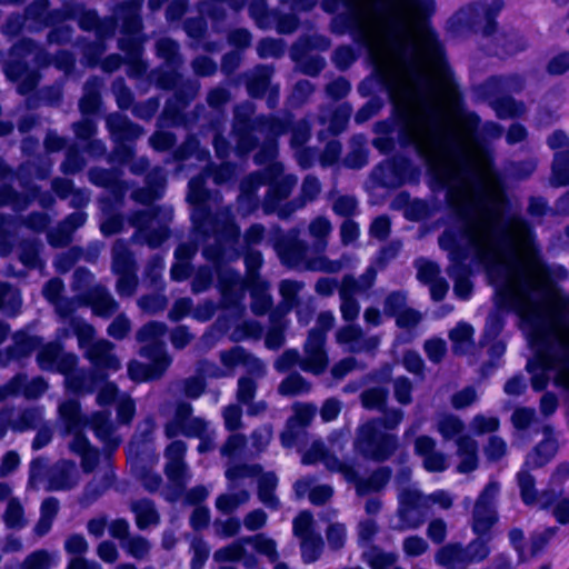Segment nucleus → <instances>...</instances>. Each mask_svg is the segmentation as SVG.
I'll use <instances>...</instances> for the list:
<instances>
[{"label":"nucleus","mask_w":569,"mask_h":569,"mask_svg":"<svg viewBox=\"0 0 569 569\" xmlns=\"http://www.w3.org/2000/svg\"><path fill=\"white\" fill-rule=\"evenodd\" d=\"M336 341L351 352L371 351L380 343L378 336L366 338L362 336L361 329L353 325L339 329L336 333Z\"/></svg>","instance_id":"24"},{"label":"nucleus","mask_w":569,"mask_h":569,"mask_svg":"<svg viewBox=\"0 0 569 569\" xmlns=\"http://www.w3.org/2000/svg\"><path fill=\"white\" fill-rule=\"evenodd\" d=\"M550 183L555 187L569 184V156L560 151L555 153Z\"/></svg>","instance_id":"45"},{"label":"nucleus","mask_w":569,"mask_h":569,"mask_svg":"<svg viewBox=\"0 0 569 569\" xmlns=\"http://www.w3.org/2000/svg\"><path fill=\"white\" fill-rule=\"evenodd\" d=\"M260 475V467L259 466H234V467H228L226 471V476L229 479V481L237 486L238 481L247 478V477H257Z\"/></svg>","instance_id":"60"},{"label":"nucleus","mask_w":569,"mask_h":569,"mask_svg":"<svg viewBox=\"0 0 569 569\" xmlns=\"http://www.w3.org/2000/svg\"><path fill=\"white\" fill-rule=\"evenodd\" d=\"M196 253V247L192 243L180 244L176 252V262L171 268V277L173 280L181 281L189 276V261Z\"/></svg>","instance_id":"39"},{"label":"nucleus","mask_w":569,"mask_h":569,"mask_svg":"<svg viewBox=\"0 0 569 569\" xmlns=\"http://www.w3.org/2000/svg\"><path fill=\"white\" fill-rule=\"evenodd\" d=\"M191 406L180 403L174 419L166 426V436L173 438L178 435L200 438L198 450L206 452L212 449V440L207 435L208 423L200 418H190Z\"/></svg>","instance_id":"17"},{"label":"nucleus","mask_w":569,"mask_h":569,"mask_svg":"<svg viewBox=\"0 0 569 569\" xmlns=\"http://www.w3.org/2000/svg\"><path fill=\"white\" fill-rule=\"evenodd\" d=\"M518 483L522 500L526 505L539 506L541 508H546L550 505V499L547 498V493L537 495L533 488L535 480L526 470H521L518 473Z\"/></svg>","instance_id":"35"},{"label":"nucleus","mask_w":569,"mask_h":569,"mask_svg":"<svg viewBox=\"0 0 569 569\" xmlns=\"http://www.w3.org/2000/svg\"><path fill=\"white\" fill-rule=\"evenodd\" d=\"M37 362L42 370L57 371L66 376V387L74 393L92 392L98 380L92 375L72 372L77 358L72 353H66L54 342L41 347L37 356Z\"/></svg>","instance_id":"10"},{"label":"nucleus","mask_w":569,"mask_h":569,"mask_svg":"<svg viewBox=\"0 0 569 569\" xmlns=\"http://www.w3.org/2000/svg\"><path fill=\"white\" fill-rule=\"evenodd\" d=\"M52 188L60 198L72 196L71 203L74 207H80L88 201L87 193L83 191H74L68 179H56L52 183Z\"/></svg>","instance_id":"50"},{"label":"nucleus","mask_w":569,"mask_h":569,"mask_svg":"<svg viewBox=\"0 0 569 569\" xmlns=\"http://www.w3.org/2000/svg\"><path fill=\"white\" fill-rule=\"evenodd\" d=\"M153 362V368L142 365L138 361H131L128 366V372L133 380H147L159 376L162 371L159 370V366Z\"/></svg>","instance_id":"59"},{"label":"nucleus","mask_w":569,"mask_h":569,"mask_svg":"<svg viewBox=\"0 0 569 569\" xmlns=\"http://www.w3.org/2000/svg\"><path fill=\"white\" fill-rule=\"evenodd\" d=\"M302 462L306 465L322 462L328 470L338 472L342 475L346 481L355 483L358 495H367L380 490L390 477V472L387 469H379L368 480H359L358 471L353 463L340 461L330 455L320 441L312 443L310 449L303 455Z\"/></svg>","instance_id":"9"},{"label":"nucleus","mask_w":569,"mask_h":569,"mask_svg":"<svg viewBox=\"0 0 569 569\" xmlns=\"http://www.w3.org/2000/svg\"><path fill=\"white\" fill-rule=\"evenodd\" d=\"M301 284L297 281L283 280L280 283V293L282 296V305L280 311L283 313L289 312L295 305V297L300 291Z\"/></svg>","instance_id":"56"},{"label":"nucleus","mask_w":569,"mask_h":569,"mask_svg":"<svg viewBox=\"0 0 569 569\" xmlns=\"http://www.w3.org/2000/svg\"><path fill=\"white\" fill-rule=\"evenodd\" d=\"M139 2L138 0H132L129 9L128 21L124 24L127 32L132 37L130 46H127L124 40H121V49L128 51V58L131 61L132 68L131 73L133 76H139L144 71L146 67L142 63L141 56V43L140 38L138 37V32L140 30L141 23L138 17Z\"/></svg>","instance_id":"21"},{"label":"nucleus","mask_w":569,"mask_h":569,"mask_svg":"<svg viewBox=\"0 0 569 569\" xmlns=\"http://www.w3.org/2000/svg\"><path fill=\"white\" fill-rule=\"evenodd\" d=\"M436 561L441 566L448 567L456 563H466L463 547L459 543H450L442 547L436 555Z\"/></svg>","instance_id":"51"},{"label":"nucleus","mask_w":569,"mask_h":569,"mask_svg":"<svg viewBox=\"0 0 569 569\" xmlns=\"http://www.w3.org/2000/svg\"><path fill=\"white\" fill-rule=\"evenodd\" d=\"M107 126L119 140L133 139L141 134V129L132 124L126 117L114 113L107 118Z\"/></svg>","instance_id":"38"},{"label":"nucleus","mask_w":569,"mask_h":569,"mask_svg":"<svg viewBox=\"0 0 569 569\" xmlns=\"http://www.w3.org/2000/svg\"><path fill=\"white\" fill-rule=\"evenodd\" d=\"M293 532L300 539L308 535H313V517L308 511L300 512L293 520Z\"/></svg>","instance_id":"61"},{"label":"nucleus","mask_w":569,"mask_h":569,"mask_svg":"<svg viewBox=\"0 0 569 569\" xmlns=\"http://www.w3.org/2000/svg\"><path fill=\"white\" fill-rule=\"evenodd\" d=\"M376 270L373 267H369L363 276L359 280H355L351 277H345L339 290L341 305L340 310L342 318L346 321L355 320L359 315V305L355 297L362 295L370 289L376 279Z\"/></svg>","instance_id":"18"},{"label":"nucleus","mask_w":569,"mask_h":569,"mask_svg":"<svg viewBox=\"0 0 569 569\" xmlns=\"http://www.w3.org/2000/svg\"><path fill=\"white\" fill-rule=\"evenodd\" d=\"M335 317L331 312H321L318 316L316 327L309 332L306 341V359L302 362V370L313 375H320L328 365V357L325 351L326 332L331 329Z\"/></svg>","instance_id":"15"},{"label":"nucleus","mask_w":569,"mask_h":569,"mask_svg":"<svg viewBox=\"0 0 569 569\" xmlns=\"http://www.w3.org/2000/svg\"><path fill=\"white\" fill-rule=\"evenodd\" d=\"M11 413V427L14 430H26L29 428H34L38 422L41 421L43 417L42 409L32 408L24 410L22 412H10Z\"/></svg>","instance_id":"43"},{"label":"nucleus","mask_w":569,"mask_h":569,"mask_svg":"<svg viewBox=\"0 0 569 569\" xmlns=\"http://www.w3.org/2000/svg\"><path fill=\"white\" fill-rule=\"evenodd\" d=\"M295 490L299 497L308 495L309 500L313 505L325 503L331 498L333 493L332 487L328 485L312 487V480L309 478L298 480L295 485Z\"/></svg>","instance_id":"33"},{"label":"nucleus","mask_w":569,"mask_h":569,"mask_svg":"<svg viewBox=\"0 0 569 569\" xmlns=\"http://www.w3.org/2000/svg\"><path fill=\"white\" fill-rule=\"evenodd\" d=\"M499 486L490 482L486 486L479 496L472 515V530L479 537L463 548L465 562H480L490 553L488 541L482 537L486 536L497 521L495 509L496 498L499 493Z\"/></svg>","instance_id":"8"},{"label":"nucleus","mask_w":569,"mask_h":569,"mask_svg":"<svg viewBox=\"0 0 569 569\" xmlns=\"http://www.w3.org/2000/svg\"><path fill=\"white\" fill-rule=\"evenodd\" d=\"M557 451V439L549 429L545 431V439L537 446L527 460L526 466H542L545 465Z\"/></svg>","instance_id":"36"},{"label":"nucleus","mask_w":569,"mask_h":569,"mask_svg":"<svg viewBox=\"0 0 569 569\" xmlns=\"http://www.w3.org/2000/svg\"><path fill=\"white\" fill-rule=\"evenodd\" d=\"M99 83L94 80L92 83H87L84 87V93L80 100V110L83 114L93 113L99 106L98 94Z\"/></svg>","instance_id":"54"},{"label":"nucleus","mask_w":569,"mask_h":569,"mask_svg":"<svg viewBox=\"0 0 569 569\" xmlns=\"http://www.w3.org/2000/svg\"><path fill=\"white\" fill-rule=\"evenodd\" d=\"M363 559L371 569H387L397 561V555L370 547L363 551Z\"/></svg>","instance_id":"46"},{"label":"nucleus","mask_w":569,"mask_h":569,"mask_svg":"<svg viewBox=\"0 0 569 569\" xmlns=\"http://www.w3.org/2000/svg\"><path fill=\"white\" fill-rule=\"evenodd\" d=\"M277 486V477L272 472L263 473L259 477V498L262 503L274 508L277 498L273 496V489Z\"/></svg>","instance_id":"49"},{"label":"nucleus","mask_w":569,"mask_h":569,"mask_svg":"<svg viewBox=\"0 0 569 569\" xmlns=\"http://www.w3.org/2000/svg\"><path fill=\"white\" fill-rule=\"evenodd\" d=\"M47 390V383L41 378H33L27 380L23 376H17L6 388H0V398L6 397L9 393H22L27 398H37Z\"/></svg>","instance_id":"30"},{"label":"nucleus","mask_w":569,"mask_h":569,"mask_svg":"<svg viewBox=\"0 0 569 569\" xmlns=\"http://www.w3.org/2000/svg\"><path fill=\"white\" fill-rule=\"evenodd\" d=\"M425 352L432 362H440L447 351V345L443 339L431 338L425 342Z\"/></svg>","instance_id":"64"},{"label":"nucleus","mask_w":569,"mask_h":569,"mask_svg":"<svg viewBox=\"0 0 569 569\" xmlns=\"http://www.w3.org/2000/svg\"><path fill=\"white\" fill-rule=\"evenodd\" d=\"M415 451L423 458V467L431 472H439L447 468V457L436 450V441L428 436H420L415 441Z\"/></svg>","instance_id":"27"},{"label":"nucleus","mask_w":569,"mask_h":569,"mask_svg":"<svg viewBox=\"0 0 569 569\" xmlns=\"http://www.w3.org/2000/svg\"><path fill=\"white\" fill-rule=\"evenodd\" d=\"M445 251L448 253V257H449V259L451 261V267L449 269V273L455 279V286H453L455 295L458 298L466 300L471 295L472 286H471L470 280L468 279V277L465 276V274H460L458 272V269L460 267H462L468 260H470L471 262H476V263L480 264L486 271H487V269L483 266V263H481L472 254H469V253H467L466 256L461 254V257H459V258L457 257V259H452L450 253H449V251L448 250H445Z\"/></svg>","instance_id":"28"},{"label":"nucleus","mask_w":569,"mask_h":569,"mask_svg":"<svg viewBox=\"0 0 569 569\" xmlns=\"http://www.w3.org/2000/svg\"><path fill=\"white\" fill-rule=\"evenodd\" d=\"M436 429L445 440L456 439L460 473L472 471L477 467V443L468 436H462L463 422L455 415L443 413L436 420Z\"/></svg>","instance_id":"13"},{"label":"nucleus","mask_w":569,"mask_h":569,"mask_svg":"<svg viewBox=\"0 0 569 569\" xmlns=\"http://www.w3.org/2000/svg\"><path fill=\"white\" fill-rule=\"evenodd\" d=\"M60 420L67 435L72 437L69 442L71 452L81 458V466L86 472L93 470L98 462L99 453L93 449L88 439L82 435V430L90 426L96 436L109 448H116L120 443V438L116 433V428L110 421V412H97L91 420L82 416L80 405L76 400H68L59 406Z\"/></svg>","instance_id":"5"},{"label":"nucleus","mask_w":569,"mask_h":569,"mask_svg":"<svg viewBox=\"0 0 569 569\" xmlns=\"http://www.w3.org/2000/svg\"><path fill=\"white\" fill-rule=\"evenodd\" d=\"M20 306V293L12 287L0 284V310L9 316H14Z\"/></svg>","instance_id":"47"},{"label":"nucleus","mask_w":569,"mask_h":569,"mask_svg":"<svg viewBox=\"0 0 569 569\" xmlns=\"http://www.w3.org/2000/svg\"><path fill=\"white\" fill-rule=\"evenodd\" d=\"M70 327L78 337L80 348L86 350V356L97 369L117 371L120 368L119 360L111 352L112 345L106 340L93 341L94 330L90 325L72 318Z\"/></svg>","instance_id":"14"},{"label":"nucleus","mask_w":569,"mask_h":569,"mask_svg":"<svg viewBox=\"0 0 569 569\" xmlns=\"http://www.w3.org/2000/svg\"><path fill=\"white\" fill-rule=\"evenodd\" d=\"M88 302L91 305L93 312L101 317H108L117 309L116 301L103 288L94 289Z\"/></svg>","instance_id":"42"},{"label":"nucleus","mask_w":569,"mask_h":569,"mask_svg":"<svg viewBox=\"0 0 569 569\" xmlns=\"http://www.w3.org/2000/svg\"><path fill=\"white\" fill-rule=\"evenodd\" d=\"M492 14L490 9L485 4H471L460 9L450 20L453 28H472L476 29L485 24V33L490 31L487 29L491 23Z\"/></svg>","instance_id":"25"},{"label":"nucleus","mask_w":569,"mask_h":569,"mask_svg":"<svg viewBox=\"0 0 569 569\" xmlns=\"http://www.w3.org/2000/svg\"><path fill=\"white\" fill-rule=\"evenodd\" d=\"M13 340L14 348L12 351L8 353L0 352V366H6L9 359L12 357H21L29 355L34 349H37L41 343L40 338L29 336L23 331L17 332L13 337Z\"/></svg>","instance_id":"34"},{"label":"nucleus","mask_w":569,"mask_h":569,"mask_svg":"<svg viewBox=\"0 0 569 569\" xmlns=\"http://www.w3.org/2000/svg\"><path fill=\"white\" fill-rule=\"evenodd\" d=\"M136 513L137 525L139 528L144 529L150 525L157 523L158 515L153 505L148 500L137 501L132 506Z\"/></svg>","instance_id":"48"},{"label":"nucleus","mask_w":569,"mask_h":569,"mask_svg":"<svg viewBox=\"0 0 569 569\" xmlns=\"http://www.w3.org/2000/svg\"><path fill=\"white\" fill-rule=\"evenodd\" d=\"M86 222V214L82 212H74L70 214L66 221L56 230L48 234L50 244L54 247H62L69 243L72 231Z\"/></svg>","instance_id":"32"},{"label":"nucleus","mask_w":569,"mask_h":569,"mask_svg":"<svg viewBox=\"0 0 569 569\" xmlns=\"http://www.w3.org/2000/svg\"><path fill=\"white\" fill-rule=\"evenodd\" d=\"M401 410L392 409L385 413L382 421H370L362 425L357 435L355 447L367 458L375 460L387 459L397 448V438L388 433L401 422Z\"/></svg>","instance_id":"7"},{"label":"nucleus","mask_w":569,"mask_h":569,"mask_svg":"<svg viewBox=\"0 0 569 569\" xmlns=\"http://www.w3.org/2000/svg\"><path fill=\"white\" fill-rule=\"evenodd\" d=\"M310 390V385L300 375H290L279 386V392L283 396H296Z\"/></svg>","instance_id":"53"},{"label":"nucleus","mask_w":569,"mask_h":569,"mask_svg":"<svg viewBox=\"0 0 569 569\" xmlns=\"http://www.w3.org/2000/svg\"><path fill=\"white\" fill-rule=\"evenodd\" d=\"M248 500L249 493L246 490H241L232 495H221L218 497L216 506L220 511L229 513Z\"/></svg>","instance_id":"55"},{"label":"nucleus","mask_w":569,"mask_h":569,"mask_svg":"<svg viewBox=\"0 0 569 569\" xmlns=\"http://www.w3.org/2000/svg\"><path fill=\"white\" fill-rule=\"evenodd\" d=\"M60 562L58 551L38 549L29 553L21 565V569H52Z\"/></svg>","instance_id":"37"},{"label":"nucleus","mask_w":569,"mask_h":569,"mask_svg":"<svg viewBox=\"0 0 569 569\" xmlns=\"http://www.w3.org/2000/svg\"><path fill=\"white\" fill-rule=\"evenodd\" d=\"M246 545L252 546L258 553L271 562H276L279 558L276 541L266 535H256L234 541L230 546L217 550L213 558L218 562L239 560L246 568H252L257 566L258 559L253 553L247 551Z\"/></svg>","instance_id":"12"},{"label":"nucleus","mask_w":569,"mask_h":569,"mask_svg":"<svg viewBox=\"0 0 569 569\" xmlns=\"http://www.w3.org/2000/svg\"><path fill=\"white\" fill-rule=\"evenodd\" d=\"M117 422L119 425H128L136 412L133 400L127 395H120L117 398Z\"/></svg>","instance_id":"57"},{"label":"nucleus","mask_w":569,"mask_h":569,"mask_svg":"<svg viewBox=\"0 0 569 569\" xmlns=\"http://www.w3.org/2000/svg\"><path fill=\"white\" fill-rule=\"evenodd\" d=\"M207 198L208 193L203 188V178L191 179L188 193V200L194 206L191 218L197 234L202 237L206 242L203 257L212 263L223 306L226 308H234L236 313L240 316L243 308H239V305L243 300L248 287L252 298V311L256 315H263L271 306V297L267 292L266 282L260 280L254 272L261 264V254L259 252L247 254V283L223 264L224 260L239 256L237 248L239 228L231 220L229 209L220 212L216 218L209 216L207 212Z\"/></svg>","instance_id":"3"},{"label":"nucleus","mask_w":569,"mask_h":569,"mask_svg":"<svg viewBox=\"0 0 569 569\" xmlns=\"http://www.w3.org/2000/svg\"><path fill=\"white\" fill-rule=\"evenodd\" d=\"M330 231L331 224L329 220L318 217L309 226V233L316 240L313 250L297 241L298 232H293L277 242V253L282 263L291 268L337 272L342 268V263L340 261H331L320 254L326 248V238Z\"/></svg>","instance_id":"6"},{"label":"nucleus","mask_w":569,"mask_h":569,"mask_svg":"<svg viewBox=\"0 0 569 569\" xmlns=\"http://www.w3.org/2000/svg\"><path fill=\"white\" fill-rule=\"evenodd\" d=\"M333 28L351 31L367 48L379 81L405 113L403 140L412 146L476 132L478 119L461 116L441 46L428 24L433 0H323Z\"/></svg>","instance_id":"2"},{"label":"nucleus","mask_w":569,"mask_h":569,"mask_svg":"<svg viewBox=\"0 0 569 569\" xmlns=\"http://www.w3.org/2000/svg\"><path fill=\"white\" fill-rule=\"evenodd\" d=\"M326 535L329 547L337 550L345 546L347 528L343 523L333 522L328 526Z\"/></svg>","instance_id":"58"},{"label":"nucleus","mask_w":569,"mask_h":569,"mask_svg":"<svg viewBox=\"0 0 569 569\" xmlns=\"http://www.w3.org/2000/svg\"><path fill=\"white\" fill-rule=\"evenodd\" d=\"M3 521L10 529L20 530L27 526L24 510L18 499H10L3 513Z\"/></svg>","instance_id":"44"},{"label":"nucleus","mask_w":569,"mask_h":569,"mask_svg":"<svg viewBox=\"0 0 569 569\" xmlns=\"http://www.w3.org/2000/svg\"><path fill=\"white\" fill-rule=\"evenodd\" d=\"M79 482V472L73 462L60 461L50 470L46 490H69Z\"/></svg>","instance_id":"26"},{"label":"nucleus","mask_w":569,"mask_h":569,"mask_svg":"<svg viewBox=\"0 0 569 569\" xmlns=\"http://www.w3.org/2000/svg\"><path fill=\"white\" fill-rule=\"evenodd\" d=\"M252 112L253 108L250 103L240 106L236 110L233 128V138L237 141L236 152L238 154L247 153L253 147V136L260 133L264 134L268 141L256 156V162L272 161L277 153L273 138L284 131V126L273 119H254L251 121ZM282 171V166L279 162H271L263 178L260 174H253L241 183L238 204L242 216H247L258 208L254 191L263 183L269 184L268 194L263 202V209L267 213L278 210V216L286 218L296 209L292 208L290 211L284 208L278 209L279 202L290 194L291 189L297 183L293 176H283Z\"/></svg>","instance_id":"4"},{"label":"nucleus","mask_w":569,"mask_h":569,"mask_svg":"<svg viewBox=\"0 0 569 569\" xmlns=\"http://www.w3.org/2000/svg\"><path fill=\"white\" fill-rule=\"evenodd\" d=\"M293 416L288 420L286 429L281 433V442L284 447L297 443L302 430L312 421L317 408L311 403L297 402L292 406Z\"/></svg>","instance_id":"22"},{"label":"nucleus","mask_w":569,"mask_h":569,"mask_svg":"<svg viewBox=\"0 0 569 569\" xmlns=\"http://www.w3.org/2000/svg\"><path fill=\"white\" fill-rule=\"evenodd\" d=\"M172 217L170 208L149 207L133 217L137 238L150 247H158L168 237V223Z\"/></svg>","instance_id":"16"},{"label":"nucleus","mask_w":569,"mask_h":569,"mask_svg":"<svg viewBox=\"0 0 569 569\" xmlns=\"http://www.w3.org/2000/svg\"><path fill=\"white\" fill-rule=\"evenodd\" d=\"M221 362L231 370L238 366H244L251 370L257 377L264 373V366L256 358L248 355L241 347H233L228 351L221 352Z\"/></svg>","instance_id":"29"},{"label":"nucleus","mask_w":569,"mask_h":569,"mask_svg":"<svg viewBox=\"0 0 569 569\" xmlns=\"http://www.w3.org/2000/svg\"><path fill=\"white\" fill-rule=\"evenodd\" d=\"M63 289L62 281L60 279H51L47 282L43 288V296L46 299L56 307L57 312L62 317H69L77 306L80 305L79 301L68 300L60 298V293Z\"/></svg>","instance_id":"31"},{"label":"nucleus","mask_w":569,"mask_h":569,"mask_svg":"<svg viewBox=\"0 0 569 569\" xmlns=\"http://www.w3.org/2000/svg\"><path fill=\"white\" fill-rule=\"evenodd\" d=\"M167 327L161 322H150L138 332V340L143 343L141 355L154 361L163 371L170 365V358L164 351L163 338Z\"/></svg>","instance_id":"19"},{"label":"nucleus","mask_w":569,"mask_h":569,"mask_svg":"<svg viewBox=\"0 0 569 569\" xmlns=\"http://www.w3.org/2000/svg\"><path fill=\"white\" fill-rule=\"evenodd\" d=\"M387 399V390L382 388H371L361 396L363 407L368 409H380Z\"/></svg>","instance_id":"63"},{"label":"nucleus","mask_w":569,"mask_h":569,"mask_svg":"<svg viewBox=\"0 0 569 569\" xmlns=\"http://www.w3.org/2000/svg\"><path fill=\"white\" fill-rule=\"evenodd\" d=\"M473 328L467 322H459L450 332L449 338L456 353H467L472 347Z\"/></svg>","instance_id":"40"},{"label":"nucleus","mask_w":569,"mask_h":569,"mask_svg":"<svg viewBox=\"0 0 569 569\" xmlns=\"http://www.w3.org/2000/svg\"><path fill=\"white\" fill-rule=\"evenodd\" d=\"M431 503H437L447 509L451 506L450 495L438 490L430 496H423L416 488L403 489L399 493V523L395 529L406 530L419 527L425 519L426 510Z\"/></svg>","instance_id":"11"},{"label":"nucleus","mask_w":569,"mask_h":569,"mask_svg":"<svg viewBox=\"0 0 569 569\" xmlns=\"http://www.w3.org/2000/svg\"><path fill=\"white\" fill-rule=\"evenodd\" d=\"M112 268L118 274L117 291L120 296H131L137 287L134 264L127 246L118 241L113 247Z\"/></svg>","instance_id":"20"},{"label":"nucleus","mask_w":569,"mask_h":569,"mask_svg":"<svg viewBox=\"0 0 569 569\" xmlns=\"http://www.w3.org/2000/svg\"><path fill=\"white\" fill-rule=\"evenodd\" d=\"M187 448L182 441H173L166 449V473L171 482L179 488H182L190 479L186 465L183 463V456Z\"/></svg>","instance_id":"23"},{"label":"nucleus","mask_w":569,"mask_h":569,"mask_svg":"<svg viewBox=\"0 0 569 569\" xmlns=\"http://www.w3.org/2000/svg\"><path fill=\"white\" fill-rule=\"evenodd\" d=\"M300 540L303 560L306 562H312L317 560L323 546L321 536L316 532L313 535L302 537Z\"/></svg>","instance_id":"52"},{"label":"nucleus","mask_w":569,"mask_h":569,"mask_svg":"<svg viewBox=\"0 0 569 569\" xmlns=\"http://www.w3.org/2000/svg\"><path fill=\"white\" fill-rule=\"evenodd\" d=\"M413 147L455 211L440 248L452 259L476 257L495 287L497 310L487 319L485 339L501 331L502 311L515 312L533 351L526 365L532 389L553 382L569 390V295L556 283L568 277L567 269L543 262L526 220H503L501 178L476 132Z\"/></svg>","instance_id":"1"},{"label":"nucleus","mask_w":569,"mask_h":569,"mask_svg":"<svg viewBox=\"0 0 569 569\" xmlns=\"http://www.w3.org/2000/svg\"><path fill=\"white\" fill-rule=\"evenodd\" d=\"M421 320L422 315L419 311L410 308L403 309L396 317L397 326L408 331L415 329L420 323Z\"/></svg>","instance_id":"62"},{"label":"nucleus","mask_w":569,"mask_h":569,"mask_svg":"<svg viewBox=\"0 0 569 569\" xmlns=\"http://www.w3.org/2000/svg\"><path fill=\"white\" fill-rule=\"evenodd\" d=\"M58 509L59 502L54 498H48L42 502L40 519L38 520L33 529L34 533L38 537H42L50 531Z\"/></svg>","instance_id":"41"}]
</instances>
